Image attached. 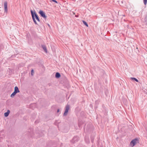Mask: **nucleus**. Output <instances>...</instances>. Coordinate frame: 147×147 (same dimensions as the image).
<instances>
[{"instance_id": "obj_1", "label": "nucleus", "mask_w": 147, "mask_h": 147, "mask_svg": "<svg viewBox=\"0 0 147 147\" xmlns=\"http://www.w3.org/2000/svg\"><path fill=\"white\" fill-rule=\"evenodd\" d=\"M30 12L32 15V20L33 22H34L36 24H38L37 23L35 19H36L37 21L39 22H40V20L39 17L38 15L36 13V11L34 10V11L32 10H30Z\"/></svg>"}, {"instance_id": "obj_2", "label": "nucleus", "mask_w": 147, "mask_h": 147, "mask_svg": "<svg viewBox=\"0 0 147 147\" xmlns=\"http://www.w3.org/2000/svg\"><path fill=\"white\" fill-rule=\"evenodd\" d=\"M39 13L40 15L41 16L45 19L47 18V16L46 15L45 13L43 11L40 10L38 12Z\"/></svg>"}, {"instance_id": "obj_3", "label": "nucleus", "mask_w": 147, "mask_h": 147, "mask_svg": "<svg viewBox=\"0 0 147 147\" xmlns=\"http://www.w3.org/2000/svg\"><path fill=\"white\" fill-rule=\"evenodd\" d=\"M138 140V139L137 138H136L132 140L130 144L132 146H134L136 144V142Z\"/></svg>"}, {"instance_id": "obj_4", "label": "nucleus", "mask_w": 147, "mask_h": 147, "mask_svg": "<svg viewBox=\"0 0 147 147\" xmlns=\"http://www.w3.org/2000/svg\"><path fill=\"white\" fill-rule=\"evenodd\" d=\"M69 108V106L67 105L65 107V112L63 114V115L64 116H65L67 115Z\"/></svg>"}, {"instance_id": "obj_5", "label": "nucleus", "mask_w": 147, "mask_h": 147, "mask_svg": "<svg viewBox=\"0 0 147 147\" xmlns=\"http://www.w3.org/2000/svg\"><path fill=\"white\" fill-rule=\"evenodd\" d=\"M80 118L79 119V124L78 125L79 127L80 128H82V125L83 124V122L82 121V120L81 119V118H82V115H81V116L80 117Z\"/></svg>"}, {"instance_id": "obj_6", "label": "nucleus", "mask_w": 147, "mask_h": 147, "mask_svg": "<svg viewBox=\"0 0 147 147\" xmlns=\"http://www.w3.org/2000/svg\"><path fill=\"white\" fill-rule=\"evenodd\" d=\"M79 138L78 137L76 136H74L71 140L72 143H74L76 142H77L79 140Z\"/></svg>"}, {"instance_id": "obj_7", "label": "nucleus", "mask_w": 147, "mask_h": 147, "mask_svg": "<svg viewBox=\"0 0 147 147\" xmlns=\"http://www.w3.org/2000/svg\"><path fill=\"white\" fill-rule=\"evenodd\" d=\"M5 12H7V1L5 2L4 3Z\"/></svg>"}, {"instance_id": "obj_8", "label": "nucleus", "mask_w": 147, "mask_h": 147, "mask_svg": "<svg viewBox=\"0 0 147 147\" xmlns=\"http://www.w3.org/2000/svg\"><path fill=\"white\" fill-rule=\"evenodd\" d=\"M14 91L16 92L17 93L20 92V90H19V88L17 86H15L14 88Z\"/></svg>"}, {"instance_id": "obj_9", "label": "nucleus", "mask_w": 147, "mask_h": 147, "mask_svg": "<svg viewBox=\"0 0 147 147\" xmlns=\"http://www.w3.org/2000/svg\"><path fill=\"white\" fill-rule=\"evenodd\" d=\"M10 112V111L9 110H8L6 112L4 113V115L5 117H7L9 115V114Z\"/></svg>"}, {"instance_id": "obj_10", "label": "nucleus", "mask_w": 147, "mask_h": 147, "mask_svg": "<svg viewBox=\"0 0 147 147\" xmlns=\"http://www.w3.org/2000/svg\"><path fill=\"white\" fill-rule=\"evenodd\" d=\"M55 78H58L61 77V75L59 72H57L55 75Z\"/></svg>"}, {"instance_id": "obj_11", "label": "nucleus", "mask_w": 147, "mask_h": 147, "mask_svg": "<svg viewBox=\"0 0 147 147\" xmlns=\"http://www.w3.org/2000/svg\"><path fill=\"white\" fill-rule=\"evenodd\" d=\"M42 47V48L44 50V51L46 52H47V48L46 46L44 45H41Z\"/></svg>"}, {"instance_id": "obj_12", "label": "nucleus", "mask_w": 147, "mask_h": 147, "mask_svg": "<svg viewBox=\"0 0 147 147\" xmlns=\"http://www.w3.org/2000/svg\"><path fill=\"white\" fill-rule=\"evenodd\" d=\"M85 141L86 143H89L90 142L89 138L88 137H85Z\"/></svg>"}, {"instance_id": "obj_13", "label": "nucleus", "mask_w": 147, "mask_h": 147, "mask_svg": "<svg viewBox=\"0 0 147 147\" xmlns=\"http://www.w3.org/2000/svg\"><path fill=\"white\" fill-rule=\"evenodd\" d=\"M131 79L132 80H133L135 81L136 82H139V81L138 80L135 78L132 77V78H131Z\"/></svg>"}, {"instance_id": "obj_14", "label": "nucleus", "mask_w": 147, "mask_h": 147, "mask_svg": "<svg viewBox=\"0 0 147 147\" xmlns=\"http://www.w3.org/2000/svg\"><path fill=\"white\" fill-rule=\"evenodd\" d=\"M16 94L17 93L16 92L14 91V92L11 94V97L12 98H13Z\"/></svg>"}, {"instance_id": "obj_15", "label": "nucleus", "mask_w": 147, "mask_h": 147, "mask_svg": "<svg viewBox=\"0 0 147 147\" xmlns=\"http://www.w3.org/2000/svg\"><path fill=\"white\" fill-rule=\"evenodd\" d=\"M144 22L145 24L147 25V16H146L144 19Z\"/></svg>"}, {"instance_id": "obj_16", "label": "nucleus", "mask_w": 147, "mask_h": 147, "mask_svg": "<svg viewBox=\"0 0 147 147\" xmlns=\"http://www.w3.org/2000/svg\"><path fill=\"white\" fill-rule=\"evenodd\" d=\"M83 24L87 27H88V25L87 23L85 21L83 20Z\"/></svg>"}, {"instance_id": "obj_17", "label": "nucleus", "mask_w": 147, "mask_h": 147, "mask_svg": "<svg viewBox=\"0 0 147 147\" xmlns=\"http://www.w3.org/2000/svg\"><path fill=\"white\" fill-rule=\"evenodd\" d=\"M100 102V100H96L95 101V104L96 105H98L99 104Z\"/></svg>"}, {"instance_id": "obj_18", "label": "nucleus", "mask_w": 147, "mask_h": 147, "mask_svg": "<svg viewBox=\"0 0 147 147\" xmlns=\"http://www.w3.org/2000/svg\"><path fill=\"white\" fill-rule=\"evenodd\" d=\"M144 3L145 5H146L147 3V0H143Z\"/></svg>"}, {"instance_id": "obj_19", "label": "nucleus", "mask_w": 147, "mask_h": 147, "mask_svg": "<svg viewBox=\"0 0 147 147\" xmlns=\"http://www.w3.org/2000/svg\"><path fill=\"white\" fill-rule=\"evenodd\" d=\"M51 0L56 3H57V2L55 0Z\"/></svg>"}, {"instance_id": "obj_20", "label": "nucleus", "mask_w": 147, "mask_h": 147, "mask_svg": "<svg viewBox=\"0 0 147 147\" xmlns=\"http://www.w3.org/2000/svg\"><path fill=\"white\" fill-rule=\"evenodd\" d=\"M34 72V70L33 69H32L31 70V75H33V73Z\"/></svg>"}, {"instance_id": "obj_21", "label": "nucleus", "mask_w": 147, "mask_h": 147, "mask_svg": "<svg viewBox=\"0 0 147 147\" xmlns=\"http://www.w3.org/2000/svg\"><path fill=\"white\" fill-rule=\"evenodd\" d=\"M93 138H91V141L92 142H93Z\"/></svg>"}, {"instance_id": "obj_22", "label": "nucleus", "mask_w": 147, "mask_h": 147, "mask_svg": "<svg viewBox=\"0 0 147 147\" xmlns=\"http://www.w3.org/2000/svg\"><path fill=\"white\" fill-rule=\"evenodd\" d=\"M59 109H58L57 110V113H58L59 112Z\"/></svg>"}, {"instance_id": "obj_23", "label": "nucleus", "mask_w": 147, "mask_h": 147, "mask_svg": "<svg viewBox=\"0 0 147 147\" xmlns=\"http://www.w3.org/2000/svg\"><path fill=\"white\" fill-rule=\"evenodd\" d=\"M35 123H37H37H38V122H37V121H35Z\"/></svg>"}, {"instance_id": "obj_24", "label": "nucleus", "mask_w": 147, "mask_h": 147, "mask_svg": "<svg viewBox=\"0 0 147 147\" xmlns=\"http://www.w3.org/2000/svg\"><path fill=\"white\" fill-rule=\"evenodd\" d=\"M146 130L147 131V127H146Z\"/></svg>"}, {"instance_id": "obj_25", "label": "nucleus", "mask_w": 147, "mask_h": 147, "mask_svg": "<svg viewBox=\"0 0 147 147\" xmlns=\"http://www.w3.org/2000/svg\"><path fill=\"white\" fill-rule=\"evenodd\" d=\"M48 25L49 26H50V25H49V24H48Z\"/></svg>"}]
</instances>
